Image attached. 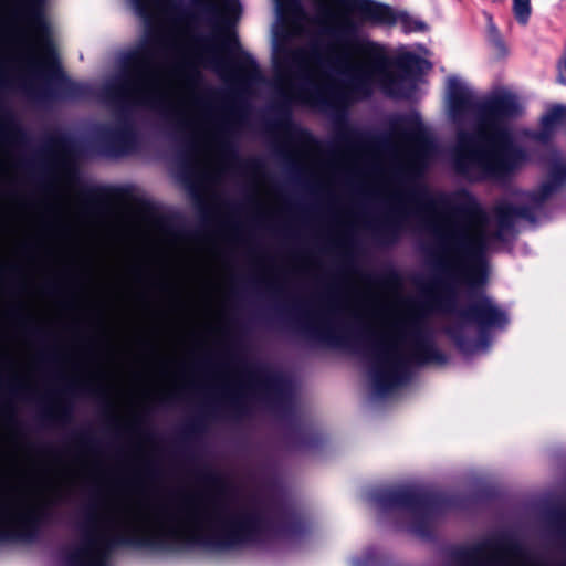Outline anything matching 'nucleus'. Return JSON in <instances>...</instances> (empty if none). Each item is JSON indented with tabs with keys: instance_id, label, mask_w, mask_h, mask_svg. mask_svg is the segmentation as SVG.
<instances>
[{
	"instance_id": "obj_42",
	"label": "nucleus",
	"mask_w": 566,
	"mask_h": 566,
	"mask_svg": "<svg viewBox=\"0 0 566 566\" xmlns=\"http://www.w3.org/2000/svg\"><path fill=\"white\" fill-rule=\"evenodd\" d=\"M139 272H140L143 275H147V276H148V274H149V273H148V271H146L145 269H142Z\"/></svg>"
},
{
	"instance_id": "obj_22",
	"label": "nucleus",
	"mask_w": 566,
	"mask_h": 566,
	"mask_svg": "<svg viewBox=\"0 0 566 566\" xmlns=\"http://www.w3.org/2000/svg\"><path fill=\"white\" fill-rule=\"evenodd\" d=\"M422 132L420 127H413L399 133V138L403 142L416 143L421 139Z\"/></svg>"
},
{
	"instance_id": "obj_13",
	"label": "nucleus",
	"mask_w": 566,
	"mask_h": 566,
	"mask_svg": "<svg viewBox=\"0 0 566 566\" xmlns=\"http://www.w3.org/2000/svg\"><path fill=\"white\" fill-rule=\"evenodd\" d=\"M448 93L450 109L454 116H462L471 108V94L458 77H449Z\"/></svg>"
},
{
	"instance_id": "obj_41",
	"label": "nucleus",
	"mask_w": 566,
	"mask_h": 566,
	"mask_svg": "<svg viewBox=\"0 0 566 566\" xmlns=\"http://www.w3.org/2000/svg\"><path fill=\"white\" fill-rule=\"evenodd\" d=\"M495 44H496V46H499V48H503V42H502L500 39H496V40H495Z\"/></svg>"
},
{
	"instance_id": "obj_7",
	"label": "nucleus",
	"mask_w": 566,
	"mask_h": 566,
	"mask_svg": "<svg viewBox=\"0 0 566 566\" xmlns=\"http://www.w3.org/2000/svg\"><path fill=\"white\" fill-rule=\"evenodd\" d=\"M376 503L381 512L406 524L405 531H430L447 509L440 495L413 486L385 490Z\"/></svg>"
},
{
	"instance_id": "obj_29",
	"label": "nucleus",
	"mask_w": 566,
	"mask_h": 566,
	"mask_svg": "<svg viewBox=\"0 0 566 566\" xmlns=\"http://www.w3.org/2000/svg\"><path fill=\"white\" fill-rule=\"evenodd\" d=\"M140 423H142L140 418L135 417L133 419V421L127 426V430L135 434H139L140 433Z\"/></svg>"
},
{
	"instance_id": "obj_26",
	"label": "nucleus",
	"mask_w": 566,
	"mask_h": 566,
	"mask_svg": "<svg viewBox=\"0 0 566 566\" xmlns=\"http://www.w3.org/2000/svg\"><path fill=\"white\" fill-rule=\"evenodd\" d=\"M133 484H134V488H135V491L143 497V499H146L147 497V494H146V488H145V483H144V480L142 479V476L139 475V473H137L135 475V479L133 481Z\"/></svg>"
},
{
	"instance_id": "obj_11",
	"label": "nucleus",
	"mask_w": 566,
	"mask_h": 566,
	"mask_svg": "<svg viewBox=\"0 0 566 566\" xmlns=\"http://www.w3.org/2000/svg\"><path fill=\"white\" fill-rule=\"evenodd\" d=\"M326 314H334V311H321L317 314V319H314V314L304 308L305 323L304 329L307 335L329 347H342L346 344V339L337 332V328Z\"/></svg>"
},
{
	"instance_id": "obj_31",
	"label": "nucleus",
	"mask_w": 566,
	"mask_h": 566,
	"mask_svg": "<svg viewBox=\"0 0 566 566\" xmlns=\"http://www.w3.org/2000/svg\"><path fill=\"white\" fill-rule=\"evenodd\" d=\"M275 126L282 129H287L291 126V118L287 115L284 118L276 120Z\"/></svg>"
},
{
	"instance_id": "obj_20",
	"label": "nucleus",
	"mask_w": 566,
	"mask_h": 566,
	"mask_svg": "<svg viewBox=\"0 0 566 566\" xmlns=\"http://www.w3.org/2000/svg\"><path fill=\"white\" fill-rule=\"evenodd\" d=\"M402 229V219L400 214L390 216L386 222L377 227V230L382 234H388L395 241L399 238Z\"/></svg>"
},
{
	"instance_id": "obj_35",
	"label": "nucleus",
	"mask_w": 566,
	"mask_h": 566,
	"mask_svg": "<svg viewBox=\"0 0 566 566\" xmlns=\"http://www.w3.org/2000/svg\"><path fill=\"white\" fill-rule=\"evenodd\" d=\"M245 60L252 69H256V63L249 54H245Z\"/></svg>"
},
{
	"instance_id": "obj_18",
	"label": "nucleus",
	"mask_w": 566,
	"mask_h": 566,
	"mask_svg": "<svg viewBox=\"0 0 566 566\" xmlns=\"http://www.w3.org/2000/svg\"><path fill=\"white\" fill-rule=\"evenodd\" d=\"M81 202L83 208L92 214H104L109 208V202L105 198L92 193L81 198Z\"/></svg>"
},
{
	"instance_id": "obj_38",
	"label": "nucleus",
	"mask_w": 566,
	"mask_h": 566,
	"mask_svg": "<svg viewBox=\"0 0 566 566\" xmlns=\"http://www.w3.org/2000/svg\"><path fill=\"white\" fill-rule=\"evenodd\" d=\"M266 283H268V286H269L270 289H274V287H276V284H275V282H274V281H268Z\"/></svg>"
},
{
	"instance_id": "obj_25",
	"label": "nucleus",
	"mask_w": 566,
	"mask_h": 566,
	"mask_svg": "<svg viewBox=\"0 0 566 566\" xmlns=\"http://www.w3.org/2000/svg\"><path fill=\"white\" fill-rule=\"evenodd\" d=\"M390 200L395 201L398 206L395 208V211L400 212L401 207L407 201V196L402 191H394L389 196Z\"/></svg>"
},
{
	"instance_id": "obj_47",
	"label": "nucleus",
	"mask_w": 566,
	"mask_h": 566,
	"mask_svg": "<svg viewBox=\"0 0 566 566\" xmlns=\"http://www.w3.org/2000/svg\"><path fill=\"white\" fill-rule=\"evenodd\" d=\"M203 175H205L206 178L209 177V172L207 170L203 171Z\"/></svg>"
},
{
	"instance_id": "obj_44",
	"label": "nucleus",
	"mask_w": 566,
	"mask_h": 566,
	"mask_svg": "<svg viewBox=\"0 0 566 566\" xmlns=\"http://www.w3.org/2000/svg\"><path fill=\"white\" fill-rule=\"evenodd\" d=\"M428 292H429L431 295H433V294H434L433 287H432V286H431V287H429V289H428Z\"/></svg>"
},
{
	"instance_id": "obj_46",
	"label": "nucleus",
	"mask_w": 566,
	"mask_h": 566,
	"mask_svg": "<svg viewBox=\"0 0 566 566\" xmlns=\"http://www.w3.org/2000/svg\"><path fill=\"white\" fill-rule=\"evenodd\" d=\"M337 243H338V245H343L344 244V240L339 239Z\"/></svg>"
},
{
	"instance_id": "obj_45",
	"label": "nucleus",
	"mask_w": 566,
	"mask_h": 566,
	"mask_svg": "<svg viewBox=\"0 0 566 566\" xmlns=\"http://www.w3.org/2000/svg\"><path fill=\"white\" fill-rule=\"evenodd\" d=\"M2 497H3V492H2V490L0 489V504L2 503Z\"/></svg>"
},
{
	"instance_id": "obj_16",
	"label": "nucleus",
	"mask_w": 566,
	"mask_h": 566,
	"mask_svg": "<svg viewBox=\"0 0 566 566\" xmlns=\"http://www.w3.org/2000/svg\"><path fill=\"white\" fill-rule=\"evenodd\" d=\"M449 335L454 340L459 349L463 353L476 352L482 345L476 340H469L464 337L462 328L459 326H451L449 328Z\"/></svg>"
},
{
	"instance_id": "obj_4",
	"label": "nucleus",
	"mask_w": 566,
	"mask_h": 566,
	"mask_svg": "<svg viewBox=\"0 0 566 566\" xmlns=\"http://www.w3.org/2000/svg\"><path fill=\"white\" fill-rule=\"evenodd\" d=\"M370 378L375 392L386 396L408 384L413 367L444 365L447 355L437 346L424 327L420 312L411 311L391 324V333H382L369 348Z\"/></svg>"
},
{
	"instance_id": "obj_15",
	"label": "nucleus",
	"mask_w": 566,
	"mask_h": 566,
	"mask_svg": "<svg viewBox=\"0 0 566 566\" xmlns=\"http://www.w3.org/2000/svg\"><path fill=\"white\" fill-rule=\"evenodd\" d=\"M545 526L537 531H566V502L549 506L544 512Z\"/></svg>"
},
{
	"instance_id": "obj_21",
	"label": "nucleus",
	"mask_w": 566,
	"mask_h": 566,
	"mask_svg": "<svg viewBox=\"0 0 566 566\" xmlns=\"http://www.w3.org/2000/svg\"><path fill=\"white\" fill-rule=\"evenodd\" d=\"M531 12L530 0H513V13L518 23L525 25L530 20Z\"/></svg>"
},
{
	"instance_id": "obj_6",
	"label": "nucleus",
	"mask_w": 566,
	"mask_h": 566,
	"mask_svg": "<svg viewBox=\"0 0 566 566\" xmlns=\"http://www.w3.org/2000/svg\"><path fill=\"white\" fill-rule=\"evenodd\" d=\"M14 15L23 22L33 35V44L39 54L28 55L29 65L41 75L55 80L64 97L77 98L87 93V85L64 76L57 63L53 44L45 36V0H12Z\"/></svg>"
},
{
	"instance_id": "obj_28",
	"label": "nucleus",
	"mask_w": 566,
	"mask_h": 566,
	"mask_svg": "<svg viewBox=\"0 0 566 566\" xmlns=\"http://www.w3.org/2000/svg\"><path fill=\"white\" fill-rule=\"evenodd\" d=\"M558 77L563 84H566V55L563 56L558 64Z\"/></svg>"
},
{
	"instance_id": "obj_43",
	"label": "nucleus",
	"mask_w": 566,
	"mask_h": 566,
	"mask_svg": "<svg viewBox=\"0 0 566 566\" xmlns=\"http://www.w3.org/2000/svg\"><path fill=\"white\" fill-rule=\"evenodd\" d=\"M137 450H138L139 452H142V451H143V444H142V443H138V444H137Z\"/></svg>"
},
{
	"instance_id": "obj_34",
	"label": "nucleus",
	"mask_w": 566,
	"mask_h": 566,
	"mask_svg": "<svg viewBox=\"0 0 566 566\" xmlns=\"http://www.w3.org/2000/svg\"><path fill=\"white\" fill-rule=\"evenodd\" d=\"M13 388L15 390H24L28 389L29 387L24 382L19 381L14 384Z\"/></svg>"
},
{
	"instance_id": "obj_39",
	"label": "nucleus",
	"mask_w": 566,
	"mask_h": 566,
	"mask_svg": "<svg viewBox=\"0 0 566 566\" xmlns=\"http://www.w3.org/2000/svg\"><path fill=\"white\" fill-rule=\"evenodd\" d=\"M130 531L137 532L143 531L142 528H132ZM168 531H182L181 528H169Z\"/></svg>"
},
{
	"instance_id": "obj_32",
	"label": "nucleus",
	"mask_w": 566,
	"mask_h": 566,
	"mask_svg": "<svg viewBox=\"0 0 566 566\" xmlns=\"http://www.w3.org/2000/svg\"><path fill=\"white\" fill-rule=\"evenodd\" d=\"M196 77H197V72H188L187 75H186V82L188 84V86H192L195 85L196 83Z\"/></svg>"
},
{
	"instance_id": "obj_48",
	"label": "nucleus",
	"mask_w": 566,
	"mask_h": 566,
	"mask_svg": "<svg viewBox=\"0 0 566 566\" xmlns=\"http://www.w3.org/2000/svg\"><path fill=\"white\" fill-rule=\"evenodd\" d=\"M4 530L3 528H0V532H3Z\"/></svg>"
},
{
	"instance_id": "obj_5",
	"label": "nucleus",
	"mask_w": 566,
	"mask_h": 566,
	"mask_svg": "<svg viewBox=\"0 0 566 566\" xmlns=\"http://www.w3.org/2000/svg\"><path fill=\"white\" fill-rule=\"evenodd\" d=\"M125 78L113 93L120 113L126 107L155 106L168 102L164 73L154 50L146 41L122 56Z\"/></svg>"
},
{
	"instance_id": "obj_17",
	"label": "nucleus",
	"mask_w": 566,
	"mask_h": 566,
	"mask_svg": "<svg viewBox=\"0 0 566 566\" xmlns=\"http://www.w3.org/2000/svg\"><path fill=\"white\" fill-rule=\"evenodd\" d=\"M390 9V11L392 12L394 14V19L392 21L390 22H376V21H369L370 23H374V24H385V25H390V24H395L397 22H400L403 30L406 32H412V31H420L423 29L424 24L422 22H419V21H416L413 20L412 18H410L409 15L407 14H397L390 7H388ZM367 21H363L361 22V27L366 23Z\"/></svg>"
},
{
	"instance_id": "obj_1",
	"label": "nucleus",
	"mask_w": 566,
	"mask_h": 566,
	"mask_svg": "<svg viewBox=\"0 0 566 566\" xmlns=\"http://www.w3.org/2000/svg\"><path fill=\"white\" fill-rule=\"evenodd\" d=\"M566 184V159L556 155L549 165L546 180L539 189L527 196L522 206L500 203L494 207L495 229L488 232L489 217L481 205L469 198L455 210L469 219V223L449 227V221L437 211V201L426 198L423 210L432 216L433 232L440 239L439 268L453 281L463 282L470 289L468 304L457 311V316L473 324L482 336L493 329H503L509 316L492 297L484 293L472 295V290L488 281L485 255L494 242H504L514 234L517 219L530 223L547 218V200Z\"/></svg>"
},
{
	"instance_id": "obj_10",
	"label": "nucleus",
	"mask_w": 566,
	"mask_h": 566,
	"mask_svg": "<svg viewBox=\"0 0 566 566\" xmlns=\"http://www.w3.org/2000/svg\"><path fill=\"white\" fill-rule=\"evenodd\" d=\"M137 148V138L133 125L128 119L109 128L104 137L103 150L108 157L117 158L134 153Z\"/></svg>"
},
{
	"instance_id": "obj_24",
	"label": "nucleus",
	"mask_w": 566,
	"mask_h": 566,
	"mask_svg": "<svg viewBox=\"0 0 566 566\" xmlns=\"http://www.w3.org/2000/svg\"><path fill=\"white\" fill-rule=\"evenodd\" d=\"M191 151L193 154V159H190L189 161H187L186 164V170H187V174L189 176L192 175L193 170H192V161L193 164L196 165H200L201 164V160L198 158V155L200 153V145L197 140H195L192 144H191Z\"/></svg>"
},
{
	"instance_id": "obj_30",
	"label": "nucleus",
	"mask_w": 566,
	"mask_h": 566,
	"mask_svg": "<svg viewBox=\"0 0 566 566\" xmlns=\"http://www.w3.org/2000/svg\"><path fill=\"white\" fill-rule=\"evenodd\" d=\"M2 411L8 421L12 422L14 420V409L11 405H6Z\"/></svg>"
},
{
	"instance_id": "obj_8",
	"label": "nucleus",
	"mask_w": 566,
	"mask_h": 566,
	"mask_svg": "<svg viewBox=\"0 0 566 566\" xmlns=\"http://www.w3.org/2000/svg\"><path fill=\"white\" fill-rule=\"evenodd\" d=\"M205 489L199 492L178 491L170 496L171 504L188 518L222 520L234 515L239 499L231 494L221 479L208 473L201 476Z\"/></svg>"
},
{
	"instance_id": "obj_12",
	"label": "nucleus",
	"mask_w": 566,
	"mask_h": 566,
	"mask_svg": "<svg viewBox=\"0 0 566 566\" xmlns=\"http://www.w3.org/2000/svg\"><path fill=\"white\" fill-rule=\"evenodd\" d=\"M280 9L286 13L285 17V32L289 39H300L306 34V20L307 15L297 1H289L281 3L277 0Z\"/></svg>"
},
{
	"instance_id": "obj_9",
	"label": "nucleus",
	"mask_w": 566,
	"mask_h": 566,
	"mask_svg": "<svg viewBox=\"0 0 566 566\" xmlns=\"http://www.w3.org/2000/svg\"><path fill=\"white\" fill-rule=\"evenodd\" d=\"M245 379H239L231 382L228 373L216 374V377L221 378L224 390H232L230 395V405L241 410L243 408L244 389L263 392L266 398L273 400L279 405H291L293 397L287 382L280 375L265 373L261 369L248 370Z\"/></svg>"
},
{
	"instance_id": "obj_2",
	"label": "nucleus",
	"mask_w": 566,
	"mask_h": 566,
	"mask_svg": "<svg viewBox=\"0 0 566 566\" xmlns=\"http://www.w3.org/2000/svg\"><path fill=\"white\" fill-rule=\"evenodd\" d=\"M42 551L55 566H113L125 554L179 553V533H0V554Z\"/></svg>"
},
{
	"instance_id": "obj_33",
	"label": "nucleus",
	"mask_w": 566,
	"mask_h": 566,
	"mask_svg": "<svg viewBox=\"0 0 566 566\" xmlns=\"http://www.w3.org/2000/svg\"><path fill=\"white\" fill-rule=\"evenodd\" d=\"M340 138H342L346 144H347V147H348L349 149H355V148H356V146H355L354 144H352V143H350V135H349V134H347V133H346V134H343V135L340 136Z\"/></svg>"
},
{
	"instance_id": "obj_36",
	"label": "nucleus",
	"mask_w": 566,
	"mask_h": 566,
	"mask_svg": "<svg viewBox=\"0 0 566 566\" xmlns=\"http://www.w3.org/2000/svg\"><path fill=\"white\" fill-rule=\"evenodd\" d=\"M423 196H421L420 193H417V192H411L409 195V199H412V200H416V201H419Z\"/></svg>"
},
{
	"instance_id": "obj_19",
	"label": "nucleus",
	"mask_w": 566,
	"mask_h": 566,
	"mask_svg": "<svg viewBox=\"0 0 566 566\" xmlns=\"http://www.w3.org/2000/svg\"><path fill=\"white\" fill-rule=\"evenodd\" d=\"M44 416L60 423H67L72 418V409L62 403H54L44 410Z\"/></svg>"
},
{
	"instance_id": "obj_23",
	"label": "nucleus",
	"mask_w": 566,
	"mask_h": 566,
	"mask_svg": "<svg viewBox=\"0 0 566 566\" xmlns=\"http://www.w3.org/2000/svg\"><path fill=\"white\" fill-rule=\"evenodd\" d=\"M85 389L93 394V395H96V396H99V397H103L105 398L108 402H109V390L106 386H104L103 384H92V382H88V384H85Z\"/></svg>"
},
{
	"instance_id": "obj_3",
	"label": "nucleus",
	"mask_w": 566,
	"mask_h": 566,
	"mask_svg": "<svg viewBox=\"0 0 566 566\" xmlns=\"http://www.w3.org/2000/svg\"><path fill=\"white\" fill-rule=\"evenodd\" d=\"M516 95L499 92L479 107L472 135L460 133L453 153V168L462 178L473 181H502L524 163L525 151L512 144L506 126L520 114Z\"/></svg>"
},
{
	"instance_id": "obj_40",
	"label": "nucleus",
	"mask_w": 566,
	"mask_h": 566,
	"mask_svg": "<svg viewBox=\"0 0 566 566\" xmlns=\"http://www.w3.org/2000/svg\"><path fill=\"white\" fill-rule=\"evenodd\" d=\"M4 133H6V125L4 124H0V134L4 135Z\"/></svg>"
},
{
	"instance_id": "obj_27",
	"label": "nucleus",
	"mask_w": 566,
	"mask_h": 566,
	"mask_svg": "<svg viewBox=\"0 0 566 566\" xmlns=\"http://www.w3.org/2000/svg\"><path fill=\"white\" fill-rule=\"evenodd\" d=\"M170 106L174 108L176 114L181 118V123L185 127H189L192 124V120L187 116L186 109L182 107H178L170 103Z\"/></svg>"
},
{
	"instance_id": "obj_14",
	"label": "nucleus",
	"mask_w": 566,
	"mask_h": 566,
	"mask_svg": "<svg viewBox=\"0 0 566 566\" xmlns=\"http://www.w3.org/2000/svg\"><path fill=\"white\" fill-rule=\"evenodd\" d=\"M566 119V107L556 105L542 117L541 129L533 134V138L546 144L551 140L559 125Z\"/></svg>"
},
{
	"instance_id": "obj_37",
	"label": "nucleus",
	"mask_w": 566,
	"mask_h": 566,
	"mask_svg": "<svg viewBox=\"0 0 566 566\" xmlns=\"http://www.w3.org/2000/svg\"><path fill=\"white\" fill-rule=\"evenodd\" d=\"M219 147H220L221 151H222V153H224V151H226V148H227V143H226V142L220 140V142H219Z\"/></svg>"
}]
</instances>
